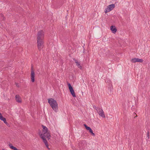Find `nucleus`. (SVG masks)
<instances>
[{"instance_id": "nucleus-1", "label": "nucleus", "mask_w": 150, "mask_h": 150, "mask_svg": "<svg viewBox=\"0 0 150 150\" xmlns=\"http://www.w3.org/2000/svg\"><path fill=\"white\" fill-rule=\"evenodd\" d=\"M48 103L52 109L56 112L58 110V105L57 101L53 98H51L48 99Z\"/></svg>"}, {"instance_id": "nucleus-2", "label": "nucleus", "mask_w": 150, "mask_h": 150, "mask_svg": "<svg viewBox=\"0 0 150 150\" xmlns=\"http://www.w3.org/2000/svg\"><path fill=\"white\" fill-rule=\"evenodd\" d=\"M42 127L43 128L42 133H41V132H39V135L41 138V137L43 136L44 137V138H45V137H46L48 139H49L51 136L50 133L48 131L47 128L43 125H42Z\"/></svg>"}, {"instance_id": "nucleus-3", "label": "nucleus", "mask_w": 150, "mask_h": 150, "mask_svg": "<svg viewBox=\"0 0 150 150\" xmlns=\"http://www.w3.org/2000/svg\"><path fill=\"white\" fill-rule=\"evenodd\" d=\"M37 40H43L44 37V33L43 30H41L38 32L37 33Z\"/></svg>"}, {"instance_id": "nucleus-4", "label": "nucleus", "mask_w": 150, "mask_h": 150, "mask_svg": "<svg viewBox=\"0 0 150 150\" xmlns=\"http://www.w3.org/2000/svg\"><path fill=\"white\" fill-rule=\"evenodd\" d=\"M37 46L39 50L42 49L44 46L43 40H37Z\"/></svg>"}, {"instance_id": "nucleus-5", "label": "nucleus", "mask_w": 150, "mask_h": 150, "mask_svg": "<svg viewBox=\"0 0 150 150\" xmlns=\"http://www.w3.org/2000/svg\"><path fill=\"white\" fill-rule=\"evenodd\" d=\"M143 60L142 59H139L138 58H132L131 60V62L132 63H135L136 62H142Z\"/></svg>"}, {"instance_id": "nucleus-6", "label": "nucleus", "mask_w": 150, "mask_h": 150, "mask_svg": "<svg viewBox=\"0 0 150 150\" xmlns=\"http://www.w3.org/2000/svg\"><path fill=\"white\" fill-rule=\"evenodd\" d=\"M35 74L34 71L32 69L31 73V81L33 82H34L35 81Z\"/></svg>"}, {"instance_id": "nucleus-7", "label": "nucleus", "mask_w": 150, "mask_h": 150, "mask_svg": "<svg viewBox=\"0 0 150 150\" xmlns=\"http://www.w3.org/2000/svg\"><path fill=\"white\" fill-rule=\"evenodd\" d=\"M98 112L99 115L100 116L104 118H105V117L104 114V112L102 109H100Z\"/></svg>"}, {"instance_id": "nucleus-8", "label": "nucleus", "mask_w": 150, "mask_h": 150, "mask_svg": "<svg viewBox=\"0 0 150 150\" xmlns=\"http://www.w3.org/2000/svg\"><path fill=\"white\" fill-rule=\"evenodd\" d=\"M41 139H42L43 142L45 143L46 147L48 148L49 150L50 149L48 147V143L47 140H46L45 138H44V137L43 136L41 137Z\"/></svg>"}, {"instance_id": "nucleus-9", "label": "nucleus", "mask_w": 150, "mask_h": 150, "mask_svg": "<svg viewBox=\"0 0 150 150\" xmlns=\"http://www.w3.org/2000/svg\"><path fill=\"white\" fill-rule=\"evenodd\" d=\"M110 30L114 34H115L117 31V29L115 26L112 25L110 27Z\"/></svg>"}, {"instance_id": "nucleus-10", "label": "nucleus", "mask_w": 150, "mask_h": 150, "mask_svg": "<svg viewBox=\"0 0 150 150\" xmlns=\"http://www.w3.org/2000/svg\"><path fill=\"white\" fill-rule=\"evenodd\" d=\"M73 60L75 62L76 64V65L78 67V68H79L81 69H82V66L81 65L80 62H79L78 61L75 59H74Z\"/></svg>"}, {"instance_id": "nucleus-11", "label": "nucleus", "mask_w": 150, "mask_h": 150, "mask_svg": "<svg viewBox=\"0 0 150 150\" xmlns=\"http://www.w3.org/2000/svg\"><path fill=\"white\" fill-rule=\"evenodd\" d=\"M115 7V5L114 4H112L108 5L105 9H112Z\"/></svg>"}, {"instance_id": "nucleus-12", "label": "nucleus", "mask_w": 150, "mask_h": 150, "mask_svg": "<svg viewBox=\"0 0 150 150\" xmlns=\"http://www.w3.org/2000/svg\"><path fill=\"white\" fill-rule=\"evenodd\" d=\"M15 99L16 101L18 103H21V100L20 98L19 95H16V96Z\"/></svg>"}, {"instance_id": "nucleus-13", "label": "nucleus", "mask_w": 150, "mask_h": 150, "mask_svg": "<svg viewBox=\"0 0 150 150\" xmlns=\"http://www.w3.org/2000/svg\"><path fill=\"white\" fill-rule=\"evenodd\" d=\"M69 90L70 91L71 93V94L72 95V96L74 97H76V95H75V92L74 91L73 89V88H72L71 89H70Z\"/></svg>"}, {"instance_id": "nucleus-14", "label": "nucleus", "mask_w": 150, "mask_h": 150, "mask_svg": "<svg viewBox=\"0 0 150 150\" xmlns=\"http://www.w3.org/2000/svg\"><path fill=\"white\" fill-rule=\"evenodd\" d=\"M0 119L1 120H2L4 121V123H5L6 124H7L8 123L6 121V119L2 115H1V116H0Z\"/></svg>"}, {"instance_id": "nucleus-15", "label": "nucleus", "mask_w": 150, "mask_h": 150, "mask_svg": "<svg viewBox=\"0 0 150 150\" xmlns=\"http://www.w3.org/2000/svg\"><path fill=\"white\" fill-rule=\"evenodd\" d=\"M106 83H108V85L110 87L112 86L111 81L109 79H106L105 80ZM108 84V83H107Z\"/></svg>"}, {"instance_id": "nucleus-16", "label": "nucleus", "mask_w": 150, "mask_h": 150, "mask_svg": "<svg viewBox=\"0 0 150 150\" xmlns=\"http://www.w3.org/2000/svg\"><path fill=\"white\" fill-rule=\"evenodd\" d=\"M11 149L14 150H19V149H18L16 147H14L12 145V144H9V145Z\"/></svg>"}, {"instance_id": "nucleus-17", "label": "nucleus", "mask_w": 150, "mask_h": 150, "mask_svg": "<svg viewBox=\"0 0 150 150\" xmlns=\"http://www.w3.org/2000/svg\"><path fill=\"white\" fill-rule=\"evenodd\" d=\"M84 126H85L86 129L87 130H90L91 128L87 126L85 124H84Z\"/></svg>"}, {"instance_id": "nucleus-18", "label": "nucleus", "mask_w": 150, "mask_h": 150, "mask_svg": "<svg viewBox=\"0 0 150 150\" xmlns=\"http://www.w3.org/2000/svg\"><path fill=\"white\" fill-rule=\"evenodd\" d=\"M89 132L91 133V134L93 136H95V134L94 133H93V131L92 130V129H91L89 131Z\"/></svg>"}, {"instance_id": "nucleus-19", "label": "nucleus", "mask_w": 150, "mask_h": 150, "mask_svg": "<svg viewBox=\"0 0 150 150\" xmlns=\"http://www.w3.org/2000/svg\"><path fill=\"white\" fill-rule=\"evenodd\" d=\"M68 86L69 88V89H71V88H73V87L71 86V84L70 83H68Z\"/></svg>"}, {"instance_id": "nucleus-20", "label": "nucleus", "mask_w": 150, "mask_h": 150, "mask_svg": "<svg viewBox=\"0 0 150 150\" xmlns=\"http://www.w3.org/2000/svg\"><path fill=\"white\" fill-rule=\"evenodd\" d=\"M95 109H96V110L97 111H98L101 108H98V107H96L95 106Z\"/></svg>"}, {"instance_id": "nucleus-21", "label": "nucleus", "mask_w": 150, "mask_h": 150, "mask_svg": "<svg viewBox=\"0 0 150 150\" xmlns=\"http://www.w3.org/2000/svg\"><path fill=\"white\" fill-rule=\"evenodd\" d=\"M147 137H148V138H149V131L147 133Z\"/></svg>"}, {"instance_id": "nucleus-22", "label": "nucleus", "mask_w": 150, "mask_h": 150, "mask_svg": "<svg viewBox=\"0 0 150 150\" xmlns=\"http://www.w3.org/2000/svg\"><path fill=\"white\" fill-rule=\"evenodd\" d=\"M112 10H105V13H106L108 12L111 11Z\"/></svg>"}, {"instance_id": "nucleus-23", "label": "nucleus", "mask_w": 150, "mask_h": 150, "mask_svg": "<svg viewBox=\"0 0 150 150\" xmlns=\"http://www.w3.org/2000/svg\"><path fill=\"white\" fill-rule=\"evenodd\" d=\"M1 16L2 17V20H4V17L3 16V15L2 14H1Z\"/></svg>"}, {"instance_id": "nucleus-24", "label": "nucleus", "mask_w": 150, "mask_h": 150, "mask_svg": "<svg viewBox=\"0 0 150 150\" xmlns=\"http://www.w3.org/2000/svg\"><path fill=\"white\" fill-rule=\"evenodd\" d=\"M2 115L1 113L0 112V116H1Z\"/></svg>"}, {"instance_id": "nucleus-25", "label": "nucleus", "mask_w": 150, "mask_h": 150, "mask_svg": "<svg viewBox=\"0 0 150 150\" xmlns=\"http://www.w3.org/2000/svg\"><path fill=\"white\" fill-rule=\"evenodd\" d=\"M2 150H5L4 149H3Z\"/></svg>"}]
</instances>
